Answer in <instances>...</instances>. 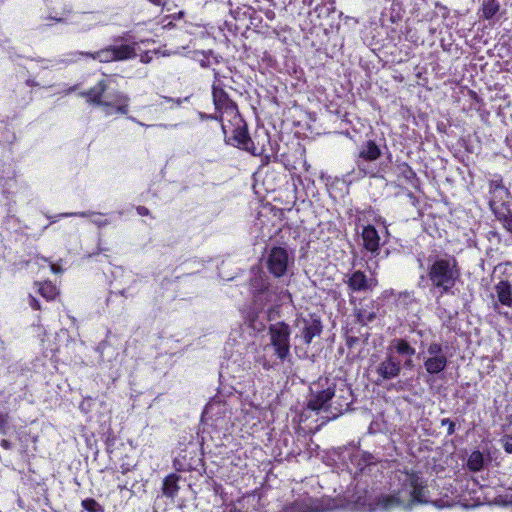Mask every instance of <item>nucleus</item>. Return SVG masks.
<instances>
[{
    "mask_svg": "<svg viewBox=\"0 0 512 512\" xmlns=\"http://www.w3.org/2000/svg\"><path fill=\"white\" fill-rule=\"evenodd\" d=\"M400 488L392 494L381 495L376 499L371 511H391L395 508L411 509L416 504H427V488L423 479L415 472H400Z\"/></svg>",
    "mask_w": 512,
    "mask_h": 512,
    "instance_id": "f257e3e1",
    "label": "nucleus"
},
{
    "mask_svg": "<svg viewBox=\"0 0 512 512\" xmlns=\"http://www.w3.org/2000/svg\"><path fill=\"white\" fill-rule=\"evenodd\" d=\"M213 102L220 113L219 121L225 135L231 134L234 140L244 150L252 155L260 156L264 152L263 147H258L248 136L246 125L241 118L235 103L230 100L227 93L220 87L213 86Z\"/></svg>",
    "mask_w": 512,
    "mask_h": 512,
    "instance_id": "f03ea898",
    "label": "nucleus"
},
{
    "mask_svg": "<svg viewBox=\"0 0 512 512\" xmlns=\"http://www.w3.org/2000/svg\"><path fill=\"white\" fill-rule=\"evenodd\" d=\"M427 277L431 291L443 295H454V287L461 277V269L453 255L430 256Z\"/></svg>",
    "mask_w": 512,
    "mask_h": 512,
    "instance_id": "7ed1b4c3",
    "label": "nucleus"
},
{
    "mask_svg": "<svg viewBox=\"0 0 512 512\" xmlns=\"http://www.w3.org/2000/svg\"><path fill=\"white\" fill-rule=\"evenodd\" d=\"M107 88V82L105 80H101L82 95L86 96L88 102L91 104L104 107H115L118 113L127 114L129 97L121 92H117L113 95L111 100H103V95Z\"/></svg>",
    "mask_w": 512,
    "mask_h": 512,
    "instance_id": "20e7f679",
    "label": "nucleus"
},
{
    "mask_svg": "<svg viewBox=\"0 0 512 512\" xmlns=\"http://www.w3.org/2000/svg\"><path fill=\"white\" fill-rule=\"evenodd\" d=\"M334 395L335 385L330 383L327 378H319V380L310 387L307 408L312 411L326 410Z\"/></svg>",
    "mask_w": 512,
    "mask_h": 512,
    "instance_id": "39448f33",
    "label": "nucleus"
},
{
    "mask_svg": "<svg viewBox=\"0 0 512 512\" xmlns=\"http://www.w3.org/2000/svg\"><path fill=\"white\" fill-rule=\"evenodd\" d=\"M269 334L277 357L281 360L286 359L290 353L289 326L283 322L273 324L269 328Z\"/></svg>",
    "mask_w": 512,
    "mask_h": 512,
    "instance_id": "423d86ee",
    "label": "nucleus"
},
{
    "mask_svg": "<svg viewBox=\"0 0 512 512\" xmlns=\"http://www.w3.org/2000/svg\"><path fill=\"white\" fill-rule=\"evenodd\" d=\"M290 263H293V256L286 248L272 247L268 252L267 268L275 277L284 276Z\"/></svg>",
    "mask_w": 512,
    "mask_h": 512,
    "instance_id": "0eeeda50",
    "label": "nucleus"
},
{
    "mask_svg": "<svg viewBox=\"0 0 512 512\" xmlns=\"http://www.w3.org/2000/svg\"><path fill=\"white\" fill-rule=\"evenodd\" d=\"M380 156L381 151L376 143L372 140L367 141L359 150L358 158L356 160L358 170L363 175L373 174V170L368 163L377 160Z\"/></svg>",
    "mask_w": 512,
    "mask_h": 512,
    "instance_id": "6e6552de",
    "label": "nucleus"
},
{
    "mask_svg": "<svg viewBox=\"0 0 512 512\" xmlns=\"http://www.w3.org/2000/svg\"><path fill=\"white\" fill-rule=\"evenodd\" d=\"M427 354L424 367L429 374H438L446 368L447 357L440 344L431 343L427 349Z\"/></svg>",
    "mask_w": 512,
    "mask_h": 512,
    "instance_id": "1a4fd4ad",
    "label": "nucleus"
},
{
    "mask_svg": "<svg viewBox=\"0 0 512 512\" xmlns=\"http://www.w3.org/2000/svg\"><path fill=\"white\" fill-rule=\"evenodd\" d=\"M400 372V362L393 355L388 354L386 358L376 367V373L379 376V379L376 381V383H380L384 380L394 379L399 376Z\"/></svg>",
    "mask_w": 512,
    "mask_h": 512,
    "instance_id": "9d476101",
    "label": "nucleus"
},
{
    "mask_svg": "<svg viewBox=\"0 0 512 512\" xmlns=\"http://www.w3.org/2000/svg\"><path fill=\"white\" fill-rule=\"evenodd\" d=\"M347 284L353 292L372 290L376 285L375 279H368L361 271H355L349 277Z\"/></svg>",
    "mask_w": 512,
    "mask_h": 512,
    "instance_id": "9b49d317",
    "label": "nucleus"
},
{
    "mask_svg": "<svg viewBox=\"0 0 512 512\" xmlns=\"http://www.w3.org/2000/svg\"><path fill=\"white\" fill-rule=\"evenodd\" d=\"M298 325L301 326V337L303 338L306 344L311 343L312 339L315 336L320 335L322 331V325L320 320L318 319H303L298 322Z\"/></svg>",
    "mask_w": 512,
    "mask_h": 512,
    "instance_id": "f8f14e48",
    "label": "nucleus"
},
{
    "mask_svg": "<svg viewBox=\"0 0 512 512\" xmlns=\"http://www.w3.org/2000/svg\"><path fill=\"white\" fill-rule=\"evenodd\" d=\"M362 240L365 249L371 253H376L379 250L380 237L377 230L372 225L363 228Z\"/></svg>",
    "mask_w": 512,
    "mask_h": 512,
    "instance_id": "ddd939ff",
    "label": "nucleus"
},
{
    "mask_svg": "<svg viewBox=\"0 0 512 512\" xmlns=\"http://www.w3.org/2000/svg\"><path fill=\"white\" fill-rule=\"evenodd\" d=\"M72 55L74 57H79V56L90 57V58H92L94 60H98L99 62H102V63H109V62L115 61L113 46H108V47L103 48L94 53L74 52V53H72Z\"/></svg>",
    "mask_w": 512,
    "mask_h": 512,
    "instance_id": "4468645a",
    "label": "nucleus"
},
{
    "mask_svg": "<svg viewBox=\"0 0 512 512\" xmlns=\"http://www.w3.org/2000/svg\"><path fill=\"white\" fill-rule=\"evenodd\" d=\"M495 292L498 298V301L505 306H512V285L505 280L500 281L495 286Z\"/></svg>",
    "mask_w": 512,
    "mask_h": 512,
    "instance_id": "2eb2a0df",
    "label": "nucleus"
},
{
    "mask_svg": "<svg viewBox=\"0 0 512 512\" xmlns=\"http://www.w3.org/2000/svg\"><path fill=\"white\" fill-rule=\"evenodd\" d=\"M115 61H123L136 57L135 45L124 44L113 46Z\"/></svg>",
    "mask_w": 512,
    "mask_h": 512,
    "instance_id": "dca6fc26",
    "label": "nucleus"
},
{
    "mask_svg": "<svg viewBox=\"0 0 512 512\" xmlns=\"http://www.w3.org/2000/svg\"><path fill=\"white\" fill-rule=\"evenodd\" d=\"M500 9V4L497 0H484L481 8V17L490 20Z\"/></svg>",
    "mask_w": 512,
    "mask_h": 512,
    "instance_id": "f3484780",
    "label": "nucleus"
},
{
    "mask_svg": "<svg viewBox=\"0 0 512 512\" xmlns=\"http://www.w3.org/2000/svg\"><path fill=\"white\" fill-rule=\"evenodd\" d=\"M178 477L175 474L168 475L163 482L162 492L167 497H174L178 491Z\"/></svg>",
    "mask_w": 512,
    "mask_h": 512,
    "instance_id": "a211bd4d",
    "label": "nucleus"
},
{
    "mask_svg": "<svg viewBox=\"0 0 512 512\" xmlns=\"http://www.w3.org/2000/svg\"><path fill=\"white\" fill-rule=\"evenodd\" d=\"M392 346L396 352L403 356L412 357L415 354V349L405 339H394Z\"/></svg>",
    "mask_w": 512,
    "mask_h": 512,
    "instance_id": "6ab92c4d",
    "label": "nucleus"
},
{
    "mask_svg": "<svg viewBox=\"0 0 512 512\" xmlns=\"http://www.w3.org/2000/svg\"><path fill=\"white\" fill-rule=\"evenodd\" d=\"M483 462L482 453L480 451H473L468 458L467 466L472 471H479L483 467Z\"/></svg>",
    "mask_w": 512,
    "mask_h": 512,
    "instance_id": "aec40b11",
    "label": "nucleus"
},
{
    "mask_svg": "<svg viewBox=\"0 0 512 512\" xmlns=\"http://www.w3.org/2000/svg\"><path fill=\"white\" fill-rule=\"evenodd\" d=\"M38 291L47 300H53L58 294L56 287L51 282L39 283Z\"/></svg>",
    "mask_w": 512,
    "mask_h": 512,
    "instance_id": "412c9836",
    "label": "nucleus"
},
{
    "mask_svg": "<svg viewBox=\"0 0 512 512\" xmlns=\"http://www.w3.org/2000/svg\"><path fill=\"white\" fill-rule=\"evenodd\" d=\"M82 507L89 511V512H100L102 511L101 509V506L99 505V503L92 499V498H88V499H85L82 501Z\"/></svg>",
    "mask_w": 512,
    "mask_h": 512,
    "instance_id": "4be33fe9",
    "label": "nucleus"
},
{
    "mask_svg": "<svg viewBox=\"0 0 512 512\" xmlns=\"http://www.w3.org/2000/svg\"><path fill=\"white\" fill-rule=\"evenodd\" d=\"M376 315L373 311H367L366 309H361L358 313V319L362 324H368L375 319Z\"/></svg>",
    "mask_w": 512,
    "mask_h": 512,
    "instance_id": "5701e85b",
    "label": "nucleus"
},
{
    "mask_svg": "<svg viewBox=\"0 0 512 512\" xmlns=\"http://www.w3.org/2000/svg\"><path fill=\"white\" fill-rule=\"evenodd\" d=\"M9 419L8 414L0 413V433L3 435L7 434Z\"/></svg>",
    "mask_w": 512,
    "mask_h": 512,
    "instance_id": "b1692460",
    "label": "nucleus"
},
{
    "mask_svg": "<svg viewBox=\"0 0 512 512\" xmlns=\"http://www.w3.org/2000/svg\"><path fill=\"white\" fill-rule=\"evenodd\" d=\"M490 192L496 193L498 190H505L502 179L491 180L489 183Z\"/></svg>",
    "mask_w": 512,
    "mask_h": 512,
    "instance_id": "393cba45",
    "label": "nucleus"
},
{
    "mask_svg": "<svg viewBox=\"0 0 512 512\" xmlns=\"http://www.w3.org/2000/svg\"><path fill=\"white\" fill-rule=\"evenodd\" d=\"M502 222L503 227L510 233H512V216L511 215H505L503 218L500 219Z\"/></svg>",
    "mask_w": 512,
    "mask_h": 512,
    "instance_id": "a878e982",
    "label": "nucleus"
},
{
    "mask_svg": "<svg viewBox=\"0 0 512 512\" xmlns=\"http://www.w3.org/2000/svg\"><path fill=\"white\" fill-rule=\"evenodd\" d=\"M441 424H442V426L447 425L449 435H452L454 433L455 423L453 421H451L449 418L442 419Z\"/></svg>",
    "mask_w": 512,
    "mask_h": 512,
    "instance_id": "bb28decb",
    "label": "nucleus"
},
{
    "mask_svg": "<svg viewBox=\"0 0 512 512\" xmlns=\"http://www.w3.org/2000/svg\"><path fill=\"white\" fill-rule=\"evenodd\" d=\"M285 512H307L303 505L299 503L293 504L291 507L285 509Z\"/></svg>",
    "mask_w": 512,
    "mask_h": 512,
    "instance_id": "cd10ccee",
    "label": "nucleus"
},
{
    "mask_svg": "<svg viewBox=\"0 0 512 512\" xmlns=\"http://www.w3.org/2000/svg\"><path fill=\"white\" fill-rule=\"evenodd\" d=\"M29 304H30V306H31L34 310H39V309H40V303H39V301H38L35 297H33V296H30Z\"/></svg>",
    "mask_w": 512,
    "mask_h": 512,
    "instance_id": "c85d7f7f",
    "label": "nucleus"
},
{
    "mask_svg": "<svg viewBox=\"0 0 512 512\" xmlns=\"http://www.w3.org/2000/svg\"><path fill=\"white\" fill-rule=\"evenodd\" d=\"M0 445H1V447H3V448H4V449H6V450L11 449V447H12L11 442H10V441H8V440H6V439L1 440Z\"/></svg>",
    "mask_w": 512,
    "mask_h": 512,
    "instance_id": "c756f323",
    "label": "nucleus"
},
{
    "mask_svg": "<svg viewBox=\"0 0 512 512\" xmlns=\"http://www.w3.org/2000/svg\"><path fill=\"white\" fill-rule=\"evenodd\" d=\"M137 212H138V214H140L142 216H145V215L149 214V210L146 207H144V206H139L137 208Z\"/></svg>",
    "mask_w": 512,
    "mask_h": 512,
    "instance_id": "7c9ffc66",
    "label": "nucleus"
},
{
    "mask_svg": "<svg viewBox=\"0 0 512 512\" xmlns=\"http://www.w3.org/2000/svg\"><path fill=\"white\" fill-rule=\"evenodd\" d=\"M504 449L507 453H512V442H506L504 444Z\"/></svg>",
    "mask_w": 512,
    "mask_h": 512,
    "instance_id": "2f4dec72",
    "label": "nucleus"
},
{
    "mask_svg": "<svg viewBox=\"0 0 512 512\" xmlns=\"http://www.w3.org/2000/svg\"><path fill=\"white\" fill-rule=\"evenodd\" d=\"M261 293H265L268 296L271 295L272 291L268 289V287H264V289L260 290Z\"/></svg>",
    "mask_w": 512,
    "mask_h": 512,
    "instance_id": "473e14b6",
    "label": "nucleus"
},
{
    "mask_svg": "<svg viewBox=\"0 0 512 512\" xmlns=\"http://www.w3.org/2000/svg\"><path fill=\"white\" fill-rule=\"evenodd\" d=\"M51 269H52V271H53L54 273H58V272H60V269H59V268H57L54 264L51 266Z\"/></svg>",
    "mask_w": 512,
    "mask_h": 512,
    "instance_id": "72a5a7b5",
    "label": "nucleus"
},
{
    "mask_svg": "<svg viewBox=\"0 0 512 512\" xmlns=\"http://www.w3.org/2000/svg\"><path fill=\"white\" fill-rule=\"evenodd\" d=\"M402 295L407 297V298L411 297V294L409 292L399 293V296H402Z\"/></svg>",
    "mask_w": 512,
    "mask_h": 512,
    "instance_id": "f704fd0d",
    "label": "nucleus"
},
{
    "mask_svg": "<svg viewBox=\"0 0 512 512\" xmlns=\"http://www.w3.org/2000/svg\"><path fill=\"white\" fill-rule=\"evenodd\" d=\"M56 22H62L63 19L62 18H53Z\"/></svg>",
    "mask_w": 512,
    "mask_h": 512,
    "instance_id": "c9c22d12",
    "label": "nucleus"
},
{
    "mask_svg": "<svg viewBox=\"0 0 512 512\" xmlns=\"http://www.w3.org/2000/svg\"><path fill=\"white\" fill-rule=\"evenodd\" d=\"M77 60H78V58H73V59H71V60H70V62H71V63H72V62H76Z\"/></svg>",
    "mask_w": 512,
    "mask_h": 512,
    "instance_id": "e433bc0d",
    "label": "nucleus"
},
{
    "mask_svg": "<svg viewBox=\"0 0 512 512\" xmlns=\"http://www.w3.org/2000/svg\"><path fill=\"white\" fill-rule=\"evenodd\" d=\"M410 363H411V359H408V360L406 361V364H407V365H410Z\"/></svg>",
    "mask_w": 512,
    "mask_h": 512,
    "instance_id": "4c0bfd02",
    "label": "nucleus"
},
{
    "mask_svg": "<svg viewBox=\"0 0 512 512\" xmlns=\"http://www.w3.org/2000/svg\"><path fill=\"white\" fill-rule=\"evenodd\" d=\"M257 282H262V281L260 279H255L254 283H257Z\"/></svg>",
    "mask_w": 512,
    "mask_h": 512,
    "instance_id": "58836bf2",
    "label": "nucleus"
},
{
    "mask_svg": "<svg viewBox=\"0 0 512 512\" xmlns=\"http://www.w3.org/2000/svg\"><path fill=\"white\" fill-rule=\"evenodd\" d=\"M283 294H284V296L290 297V294H288L286 292H284Z\"/></svg>",
    "mask_w": 512,
    "mask_h": 512,
    "instance_id": "ea45409f",
    "label": "nucleus"
}]
</instances>
